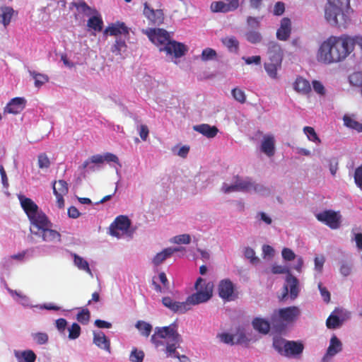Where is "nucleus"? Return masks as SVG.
Wrapping results in <instances>:
<instances>
[{"mask_svg":"<svg viewBox=\"0 0 362 362\" xmlns=\"http://www.w3.org/2000/svg\"><path fill=\"white\" fill-rule=\"evenodd\" d=\"M349 80L350 83L354 86H362V73L354 72L349 76Z\"/></svg>","mask_w":362,"mask_h":362,"instance_id":"51","label":"nucleus"},{"mask_svg":"<svg viewBox=\"0 0 362 362\" xmlns=\"http://www.w3.org/2000/svg\"><path fill=\"white\" fill-rule=\"evenodd\" d=\"M136 327L139 329L141 334L144 337H148L152 330V326L148 322L139 320L136 324Z\"/></svg>","mask_w":362,"mask_h":362,"instance_id":"41","label":"nucleus"},{"mask_svg":"<svg viewBox=\"0 0 362 362\" xmlns=\"http://www.w3.org/2000/svg\"><path fill=\"white\" fill-rule=\"evenodd\" d=\"M68 329L69 338L70 339H76L81 334V327L76 322L73 323Z\"/></svg>","mask_w":362,"mask_h":362,"instance_id":"49","label":"nucleus"},{"mask_svg":"<svg viewBox=\"0 0 362 362\" xmlns=\"http://www.w3.org/2000/svg\"><path fill=\"white\" fill-rule=\"evenodd\" d=\"M342 350V344L337 336L333 335L329 341L327 353L322 358V361L325 362L328 357H332L339 353Z\"/></svg>","mask_w":362,"mask_h":362,"instance_id":"22","label":"nucleus"},{"mask_svg":"<svg viewBox=\"0 0 362 362\" xmlns=\"http://www.w3.org/2000/svg\"><path fill=\"white\" fill-rule=\"evenodd\" d=\"M218 291L219 296L226 301L234 300L238 297V293L234 284L228 279H223L219 282Z\"/></svg>","mask_w":362,"mask_h":362,"instance_id":"10","label":"nucleus"},{"mask_svg":"<svg viewBox=\"0 0 362 362\" xmlns=\"http://www.w3.org/2000/svg\"><path fill=\"white\" fill-rule=\"evenodd\" d=\"M143 13L151 25H160L163 23L165 17L162 9H153L147 2H145Z\"/></svg>","mask_w":362,"mask_h":362,"instance_id":"12","label":"nucleus"},{"mask_svg":"<svg viewBox=\"0 0 362 362\" xmlns=\"http://www.w3.org/2000/svg\"><path fill=\"white\" fill-rule=\"evenodd\" d=\"M293 89L298 93L307 95L311 91V86L309 81L301 76H298L293 84Z\"/></svg>","mask_w":362,"mask_h":362,"instance_id":"25","label":"nucleus"},{"mask_svg":"<svg viewBox=\"0 0 362 362\" xmlns=\"http://www.w3.org/2000/svg\"><path fill=\"white\" fill-rule=\"evenodd\" d=\"M56 327L59 332H64L67 325V321L64 318H59L55 322Z\"/></svg>","mask_w":362,"mask_h":362,"instance_id":"60","label":"nucleus"},{"mask_svg":"<svg viewBox=\"0 0 362 362\" xmlns=\"http://www.w3.org/2000/svg\"><path fill=\"white\" fill-rule=\"evenodd\" d=\"M74 262L76 266L81 270H84L88 273H90L89 264L86 260L76 254L74 255Z\"/></svg>","mask_w":362,"mask_h":362,"instance_id":"43","label":"nucleus"},{"mask_svg":"<svg viewBox=\"0 0 362 362\" xmlns=\"http://www.w3.org/2000/svg\"><path fill=\"white\" fill-rule=\"evenodd\" d=\"M282 257L284 259L291 261L295 259V253L289 248H284L282 250Z\"/></svg>","mask_w":362,"mask_h":362,"instance_id":"59","label":"nucleus"},{"mask_svg":"<svg viewBox=\"0 0 362 362\" xmlns=\"http://www.w3.org/2000/svg\"><path fill=\"white\" fill-rule=\"evenodd\" d=\"M231 93L234 99L238 102L242 104L245 103L246 95L243 90L238 88H235L232 90Z\"/></svg>","mask_w":362,"mask_h":362,"instance_id":"48","label":"nucleus"},{"mask_svg":"<svg viewBox=\"0 0 362 362\" xmlns=\"http://www.w3.org/2000/svg\"><path fill=\"white\" fill-rule=\"evenodd\" d=\"M90 318V311L87 308H83L76 315V320L82 325L88 323Z\"/></svg>","mask_w":362,"mask_h":362,"instance_id":"45","label":"nucleus"},{"mask_svg":"<svg viewBox=\"0 0 362 362\" xmlns=\"http://www.w3.org/2000/svg\"><path fill=\"white\" fill-rule=\"evenodd\" d=\"M245 256L250 259L251 262L254 263L257 261H258V258L255 257V252L253 249L250 247H247L245 250Z\"/></svg>","mask_w":362,"mask_h":362,"instance_id":"62","label":"nucleus"},{"mask_svg":"<svg viewBox=\"0 0 362 362\" xmlns=\"http://www.w3.org/2000/svg\"><path fill=\"white\" fill-rule=\"evenodd\" d=\"M354 180L357 186L362 190V165L356 170Z\"/></svg>","mask_w":362,"mask_h":362,"instance_id":"58","label":"nucleus"},{"mask_svg":"<svg viewBox=\"0 0 362 362\" xmlns=\"http://www.w3.org/2000/svg\"><path fill=\"white\" fill-rule=\"evenodd\" d=\"M87 26L96 32H100L103 30V21L100 15L95 13L87 22Z\"/></svg>","mask_w":362,"mask_h":362,"instance_id":"32","label":"nucleus"},{"mask_svg":"<svg viewBox=\"0 0 362 362\" xmlns=\"http://www.w3.org/2000/svg\"><path fill=\"white\" fill-rule=\"evenodd\" d=\"M104 34H109L111 36H117L121 34L128 35L129 29L124 23L117 22L107 26L104 30Z\"/></svg>","mask_w":362,"mask_h":362,"instance_id":"23","label":"nucleus"},{"mask_svg":"<svg viewBox=\"0 0 362 362\" xmlns=\"http://www.w3.org/2000/svg\"><path fill=\"white\" fill-rule=\"evenodd\" d=\"M14 13L16 11L11 6L0 7V23L6 28L10 24Z\"/></svg>","mask_w":362,"mask_h":362,"instance_id":"29","label":"nucleus"},{"mask_svg":"<svg viewBox=\"0 0 362 362\" xmlns=\"http://www.w3.org/2000/svg\"><path fill=\"white\" fill-rule=\"evenodd\" d=\"M211 10L214 13H228L230 11H235L236 8L231 6L230 3H225L222 1H214L211 4Z\"/></svg>","mask_w":362,"mask_h":362,"instance_id":"30","label":"nucleus"},{"mask_svg":"<svg viewBox=\"0 0 362 362\" xmlns=\"http://www.w3.org/2000/svg\"><path fill=\"white\" fill-rule=\"evenodd\" d=\"M173 254L172 247L164 249L162 252H158L153 259V263L156 266L162 264L167 258L170 257Z\"/></svg>","mask_w":362,"mask_h":362,"instance_id":"35","label":"nucleus"},{"mask_svg":"<svg viewBox=\"0 0 362 362\" xmlns=\"http://www.w3.org/2000/svg\"><path fill=\"white\" fill-rule=\"evenodd\" d=\"M220 340L227 344H234L235 336L228 333H221L218 335Z\"/></svg>","mask_w":362,"mask_h":362,"instance_id":"54","label":"nucleus"},{"mask_svg":"<svg viewBox=\"0 0 362 362\" xmlns=\"http://www.w3.org/2000/svg\"><path fill=\"white\" fill-rule=\"evenodd\" d=\"M18 199L22 209L30 222V226H33L36 223H44L47 216L41 210H39L38 206L31 199L24 195H19Z\"/></svg>","mask_w":362,"mask_h":362,"instance_id":"6","label":"nucleus"},{"mask_svg":"<svg viewBox=\"0 0 362 362\" xmlns=\"http://www.w3.org/2000/svg\"><path fill=\"white\" fill-rule=\"evenodd\" d=\"M33 339L38 344H45L48 341V335L46 333L38 332L33 335Z\"/></svg>","mask_w":362,"mask_h":362,"instance_id":"55","label":"nucleus"},{"mask_svg":"<svg viewBox=\"0 0 362 362\" xmlns=\"http://www.w3.org/2000/svg\"><path fill=\"white\" fill-rule=\"evenodd\" d=\"M287 341L281 337H275L273 339V346L279 354L283 356Z\"/></svg>","mask_w":362,"mask_h":362,"instance_id":"40","label":"nucleus"},{"mask_svg":"<svg viewBox=\"0 0 362 362\" xmlns=\"http://www.w3.org/2000/svg\"><path fill=\"white\" fill-rule=\"evenodd\" d=\"M163 305L173 313H185L190 309L186 301L178 302L173 300L170 297L166 296L162 298Z\"/></svg>","mask_w":362,"mask_h":362,"instance_id":"16","label":"nucleus"},{"mask_svg":"<svg viewBox=\"0 0 362 362\" xmlns=\"http://www.w3.org/2000/svg\"><path fill=\"white\" fill-rule=\"evenodd\" d=\"M130 226L131 221L127 216H118L110 226V234L119 238L128 232Z\"/></svg>","mask_w":362,"mask_h":362,"instance_id":"9","label":"nucleus"},{"mask_svg":"<svg viewBox=\"0 0 362 362\" xmlns=\"http://www.w3.org/2000/svg\"><path fill=\"white\" fill-rule=\"evenodd\" d=\"M195 289L197 293L187 297L186 303L187 306L190 307L191 305H197L209 300L213 293V284L210 282L206 284L205 281L199 277L195 283Z\"/></svg>","mask_w":362,"mask_h":362,"instance_id":"5","label":"nucleus"},{"mask_svg":"<svg viewBox=\"0 0 362 362\" xmlns=\"http://www.w3.org/2000/svg\"><path fill=\"white\" fill-rule=\"evenodd\" d=\"M216 52L211 48H206L204 49L201 55V58L202 61H209L214 59L216 57Z\"/></svg>","mask_w":362,"mask_h":362,"instance_id":"52","label":"nucleus"},{"mask_svg":"<svg viewBox=\"0 0 362 362\" xmlns=\"http://www.w3.org/2000/svg\"><path fill=\"white\" fill-rule=\"evenodd\" d=\"M127 45L122 38H117L111 47V52L116 55H122L127 49Z\"/></svg>","mask_w":362,"mask_h":362,"instance_id":"38","label":"nucleus"},{"mask_svg":"<svg viewBox=\"0 0 362 362\" xmlns=\"http://www.w3.org/2000/svg\"><path fill=\"white\" fill-rule=\"evenodd\" d=\"M139 133V136H140L141 139L143 141H146V139L148 136V134H149V130H148V127L145 124L140 125Z\"/></svg>","mask_w":362,"mask_h":362,"instance_id":"63","label":"nucleus"},{"mask_svg":"<svg viewBox=\"0 0 362 362\" xmlns=\"http://www.w3.org/2000/svg\"><path fill=\"white\" fill-rule=\"evenodd\" d=\"M37 165L42 170H47L51 165V161L45 153L37 156Z\"/></svg>","mask_w":362,"mask_h":362,"instance_id":"42","label":"nucleus"},{"mask_svg":"<svg viewBox=\"0 0 362 362\" xmlns=\"http://www.w3.org/2000/svg\"><path fill=\"white\" fill-rule=\"evenodd\" d=\"M52 223L45 217V221L43 224L36 223L33 226H30V230L31 233L40 236L42 240L46 242L59 241L61 235L55 230L51 229Z\"/></svg>","mask_w":362,"mask_h":362,"instance_id":"7","label":"nucleus"},{"mask_svg":"<svg viewBox=\"0 0 362 362\" xmlns=\"http://www.w3.org/2000/svg\"><path fill=\"white\" fill-rule=\"evenodd\" d=\"M235 184L238 191L250 192L253 190L256 192H261L266 189L264 186L255 184L249 178L242 180L238 176L236 177Z\"/></svg>","mask_w":362,"mask_h":362,"instance_id":"15","label":"nucleus"},{"mask_svg":"<svg viewBox=\"0 0 362 362\" xmlns=\"http://www.w3.org/2000/svg\"><path fill=\"white\" fill-rule=\"evenodd\" d=\"M151 341L156 347L163 346L165 344V354L167 357H173L180 362H190L189 358L185 355H180L177 349L182 342V338L177 331V325L175 322L165 327H156L153 334L151 337Z\"/></svg>","mask_w":362,"mask_h":362,"instance_id":"2","label":"nucleus"},{"mask_svg":"<svg viewBox=\"0 0 362 362\" xmlns=\"http://www.w3.org/2000/svg\"><path fill=\"white\" fill-rule=\"evenodd\" d=\"M300 314L299 308L293 305L276 310L272 315V320L274 322L279 320L281 322L291 323L296 320Z\"/></svg>","mask_w":362,"mask_h":362,"instance_id":"8","label":"nucleus"},{"mask_svg":"<svg viewBox=\"0 0 362 362\" xmlns=\"http://www.w3.org/2000/svg\"><path fill=\"white\" fill-rule=\"evenodd\" d=\"M221 42L230 52H237L239 49V42L234 36L223 37Z\"/></svg>","mask_w":362,"mask_h":362,"instance_id":"34","label":"nucleus"},{"mask_svg":"<svg viewBox=\"0 0 362 362\" xmlns=\"http://www.w3.org/2000/svg\"><path fill=\"white\" fill-rule=\"evenodd\" d=\"M15 356L18 362H35L37 357L32 350L15 351Z\"/></svg>","mask_w":362,"mask_h":362,"instance_id":"31","label":"nucleus"},{"mask_svg":"<svg viewBox=\"0 0 362 362\" xmlns=\"http://www.w3.org/2000/svg\"><path fill=\"white\" fill-rule=\"evenodd\" d=\"M261 151L268 157H272L275 153V139L273 135H265L263 137L261 147Z\"/></svg>","mask_w":362,"mask_h":362,"instance_id":"21","label":"nucleus"},{"mask_svg":"<svg viewBox=\"0 0 362 362\" xmlns=\"http://www.w3.org/2000/svg\"><path fill=\"white\" fill-rule=\"evenodd\" d=\"M246 40L252 44H258L262 42V36L259 31L250 30L245 33Z\"/></svg>","mask_w":362,"mask_h":362,"instance_id":"39","label":"nucleus"},{"mask_svg":"<svg viewBox=\"0 0 362 362\" xmlns=\"http://www.w3.org/2000/svg\"><path fill=\"white\" fill-rule=\"evenodd\" d=\"M285 11V4L281 1H278L275 4L273 9L274 16H281Z\"/></svg>","mask_w":362,"mask_h":362,"instance_id":"56","label":"nucleus"},{"mask_svg":"<svg viewBox=\"0 0 362 362\" xmlns=\"http://www.w3.org/2000/svg\"><path fill=\"white\" fill-rule=\"evenodd\" d=\"M144 358V353L141 350L133 348L129 355V360L132 362H142Z\"/></svg>","mask_w":362,"mask_h":362,"instance_id":"47","label":"nucleus"},{"mask_svg":"<svg viewBox=\"0 0 362 362\" xmlns=\"http://www.w3.org/2000/svg\"><path fill=\"white\" fill-rule=\"evenodd\" d=\"M26 100L23 98H14L10 100L4 108V112L10 114L20 113L25 106Z\"/></svg>","mask_w":362,"mask_h":362,"instance_id":"19","label":"nucleus"},{"mask_svg":"<svg viewBox=\"0 0 362 362\" xmlns=\"http://www.w3.org/2000/svg\"><path fill=\"white\" fill-rule=\"evenodd\" d=\"M194 129L207 138L215 137L218 132V129L216 126H210L207 124L194 126Z\"/></svg>","mask_w":362,"mask_h":362,"instance_id":"28","label":"nucleus"},{"mask_svg":"<svg viewBox=\"0 0 362 362\" xmlns=\"http://www.w3.org/2000/svg\"><path fill=\"white\" fill-rule=\"evenodd\" d=\"M144 33L160 52H165L167 54H173L178 58L185 55L187 51V48L184 44L171 41L169 33L164 29L149 28Z\"/></svg>","mask_w":362,"mask_h":362,"instance_id":"4","label":"nucleus"},{"mask_svg":"<svg viewBox=\"0 0 362 362\" xmlns=\"http://www.w3.org/2000/svg\"><path fill=\"white\" fill-rule=\"evenodd\" d=\"M267 54L271 62H278L281 64L283 59V49L281 45L275 42L270 41L267 43Z\"/></svg>","mask_w":362,"mask_h":362,"instance_id":"17","label":"nucleus"},{"mask_svg":"<svg viewBox=\"0 0 362 362\" xmlns=\"http://www.w3.org/2000/svg\"><path fill=\"white\" fill-rule=\"evenodd\" d=\"M252 325L256 331L263 334H268L271 328L269 322L262 317H255Z\"/></svg>","mask_w":362,"mask_h":362,"instance_id":"27","label":"nucleus"},{"mask_svg":"<svg viewBox=\"0 0 362 362\" xmlns=\"http://www.w3.org/2000/svg\"><path fill=\"white\" fill-rule=\"evenodd\" d=\"M319 221L325 223L332 229H337L340 226L341 216L333 211L327 210L316 215Z\"/></svg>","mask_w":362,"mask_h":362,"instance_id":"11","label":"nucleus"},{"mask_svg":"<svg viewBox=\"0 0 362 362\" xmlns=\"http://www.w3.org/2000/svg\"><path fill=\"white\" fill-rule=\"evenodd\" d=\"M325 257L323 256L315 257V269L319 272H321L325 263Z\"/></svg>","mask_w":362,"mask_h":362,"instance_id":"61","label":"nucleus"},{"mask_svg":"<svg viewBox=\"0 0 362 362\" xmlns=\"http://www.w3.org/2000/svg\"><path fill=\"white\" fill-rule=\"evenodd\" d=\"M73 8H76L78 13L86 16L98 13V11L95 8L89 6L83 0H81L78 2H71L69 8L72 9Z\"/></svg>","mask_w":362,"mask_h":362,"instance_id":"26","label":"nucleus"},{"mask_svg":"<svg viewBox=\"0 0 362 362\" xmlns=\"http://www.w3.org/2000/svg\"><path fill=\"white\" fill-rule=\"evenodd\" d=\"M93 343L100 349L110 352V341L103 332H93Z\"/></svg>","mask_w":362,"mask_h":362,"instance_id":"24","label":"nucleus"},{"mask_svg":"<svg viewBox=\"0 0 362 362\" xmlns=\"http://www.w3.org/2000/svg\"><path fill=\"white\" fill-rule=\"evenodd\" d=\"M52 188L54 194L58 195H66L69 191L68 184L63 180L54 181Z\"/></svg>","mask_w":362,"mask_h":362,"instance_id":"33","label":"nucleus"},{"mask_svg":"<svg viewBox=\"0 0 362 362\" xmlns=\"http://www.w3.org/2000/svg\"><path fill=\"white\" fill-rule=\"evenodd\" d=\"M170 242L175 244H189L191 242V237L188 234H182L173 237Z\"/></svg>","mask_w":362,"mask_h":362,"instance_id":"50","label":"nucleus"},{"mask_svg":"<svg viewBox=\"0 0 362 362\" xmlns=\"http://www.w3.org/2000/svg\"><path fill=\"white\" fill-rule=\"evenodd\" d=\"M346 313L343 308H335L326 320V326L328 329H334L341 327L345 320Z\"/></svg>","mask_w":362,"mask_h":362,"instance_id":"14","label":"nucleus"},{"mask_svg":"<svg viewBox=\"0 0 362 362\" xmlns=\"http://www.w3.org/2000/svg\"><path fill=\"white\" fill-rule=\"evenodd\" d=\"M30 74L35 79V86L37 88H40L49 81V77L45 74L35 73V71L31 72Z\"/></svg>","mask_w":362,"mask_h":362,"instance_id":"44","label":"nucleus"},{"mask_svg":"<svg viewBox=\"0 0 362 362\" xmlns=\"http://www.w3.org/2000/svg\"><path fill=\"white\" fill-rule=\"evenodd\" d=\"M344 125L358 132H362V124L354 119L351 117L345 115L343 117Z\"/></svg>","mask_w":362,"mask_h":362,"instance_id":"37","label":"nucleus"},{"mask_svg":"<svg viewBox=\"0 0 362 362\" xmlns=\"http://www.w3.org/2000/svg\"><path fill=\"white\" fill-rule=\"evenodd\" d=\"M291 33V21L290 18L285 17L281 20L280 27L276 31V37L281 41L287 40Z\"/></svg>","mask_w":362,"mask_h":362,"instance_id":"20","label":"nucleus"},{"mask_svg":"<svg viewBox=\"0 0 362 362\" xmlns=\"http://www.w3.org/2000/svg\"><path fill=\"white\" fill-rule=\"evenodd\" d=\"M281 66V64H279L278 62H269L264 64V69L267 74L274 79L278 78L277 70Z\"/></svg>","mask_w":362,"mask_h":362,"instance_id":"36","label":"nucleus"},{"mask_svg":"<svg viewBox=\"0 0 362 362\" xmlns=\"http://www.w3.org/2000/svg\"><path fill=\"white\" fill-rule=\"evenodd\" d=\"M286 284L284 286V292L281 296H279V300L282 301L288 296V291L290 292V297L292 300L297 298L299 293L298 280L296 277L291 274H288L286 279Z\"/></svg>","mask_w":362,"mask_h":362,"instance_id":"13","label":"nucleus"},{"mask_svg":"<svg viewBox=\"0 0 362 362\" xmlns=\"http://www.w3.org/2000/svg\"><path fill=\"white\" fill-rule=\"evenodd\" d=\"M324 17L328 24L338 28H346L351 23L354 10L350 0H326Z\"/></svg>","mask_w":362,"mask_h":362,"instance_id":"3","label":"nucleus"},{"mask_svg":"<svg viewBox=\"0 0 362 362\" xmlns=\"http://www.w3.org/2000/svg\"><path fill=\"white\" fill-rule=\"evenodd\" d=\"M304 346L302 342L288 341L283 356L286 357H297L303 353Z\"/></svg>","mask_w":362,"mask_h":362,"instance_id":"18","label":"nucleus"},{"mask_svg":"<svg viewBox=\"0 0 362 362\" xmlns=\"http://www.w3.org/2000/svg\"><path fill=\"white\" fill-rule=\"evenodd\" d=\"M318 288L320 291V294L323 298V300L325 303H329L330 301V293L327 291V289L322 286L321 283L318 284Z\"/></svg>","mask_w":362,"mask_h":362,"instance_id":"57","label":"nucleus"},{"mask_svg":"<svg viewBox=\"0 0 362 362\" xmlns=\"http://www.w3.org/2000/svg\"><path fill=\"white\" fill-rule=\"evenodd\" d=\"M313 86L314 90L320 94L324 95L325 94V88L324 86L318 81H313Z\"/></svg>","mask_w":362,"mask_h":362,"instance_id":"64","label":"nucleus"},{"mask_svg":"<svg viewBox=\"0 0 362 362\" xmlns=\"http://www.w3.org/2000/svg\"><path fill=\"white\" fill-rule=\"evenodd\" d=\"M303 132L307 135V136L310 141H314L317 144L321 143V140L317 135L314 128H313L311 127H305L303 128Z\"/></svg>","mask_w":362,"mask_h":362,"instance_id":"46","label":"nucleus"},{"mask_svg":"<svg viewBox=\"0 0 362 362\" xmlns=\"http://www.w3.org/2000/svg\"><path fill=\"white\" fill-rule=\"evenodd\" d=\"M355 46L362 50L361 36L331 35L320 45L317 59L325 64L341 62L354 51Z\"/></svg>","mask_w":362,"mask_h":362,"instance_id":"1","label":"nucleus"},{"mask_svg":"<svg viewBox=\"0 0 362 362\" xmlns=\"http://www.w3.org/2000/svg\"><path fill=\"white\" fill-rule=\"evenodd\" d=\"M260 21L261 18L248 16L247 18L246 22L250 28L257 29L260 27Z\"/></svg>","mask_w":362,"mask_h":362,"instance_id":"53","label":"nucleus"}]
</instances>
